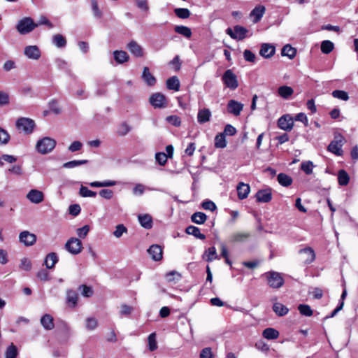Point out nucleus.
I'll list each match as a JSON object with an SVG mask.
<instances>
[{
	"instance_id": "20e7f679",
	"label": "nucleus",
	"mask_w": 358,
	"mask_h": 358,
	"mask_svg": "<svg viewBox=\"0 0 358 358\" xmlns=\"http://www.w3.org/2000/svg\"><path fill=\"white\" fill-rule=\"evenodd\" d=\"M267 280L268 285L274 289L281 287L284 284V279L281 273L276 271H268L264 274Z\"/></svg>"
},
{
	"instance_id": "a211bd4d",
	"label": "nucleus",
	"mask_w": 358,
	"mask_h": 358,
	"mask_svg": "<svg viewBox=\"0 0 358 358\" xmlns=\"http://www.w3.org/2000/svg\"><path fill=\"white\" fill-rule=\"evenodd\" d=\"M266 8L264 6L259 5L256 7L251 11L250 17H253L252 22L254 23H257L261 20L264 14L265 13Z\"/></svg>"
},
{
	"instance_id": "c9c22d12",
	"label": "nucleus",
	"mask_w": 358,
	"mask_h": 358,
	"mask_svg": "<svg viewBox=\"0 0 358 358\" xmlns=\"http://www.w3.org/2000/svg\"><path fill=\"white\" fill-rule=\"evenodd\" d=\"M132 129V127L126 122H123L117 127V134L120 136H124Z\"/></svg>"
},
{
	"instance_id": "a878e982",
	"label": "nucleus",
	"mask_w": 358,
	"mask_h": 358,
	"mask_svg": "<svg viewBox=\"0 0 358 358\" xmlns=\"http://www.w3.org/2000/svg\"><path fill=\"white\" fill-rule=\"evenodd\" d=\"M142 78L149 86H153L156 83V78L151 74L149 68L146 66L143 68Z\"/></svg>"
},
{
	"instance_id": "f03ea898",
	"label": "nucleus",
	"mask_w": 358,
	"mask_h": 358,
	"mask_svg": "<svg viewBox=\"0 0 358 358\" xmlns=\"http://www.w3.org/2000/svg\"><path fill=\"white\" fill-rule=\"evenodd\" d=\"M38 27L33 19L30 17H25L20 20L16 24V29L21 35H26L31 33Z\"/></svg>"
},
{
	"instance_id": "2f4dec72",
	"label": "nucleus",
	"mask_w": 358,
	"mask_h": 358,
	"mask_svg": "<svg viewBox=\"0 0 358 358\" xmlns=\"http://www.w3.org/2000/svg\"><path fill=\"white\" fill-rule=\"evenodd\" d=\"M262 336L268 340L276 339L279 336V332L276 329L269 327L265 329L262 332Z\"/></svg>"
},
{
	"instance_id": "a18cd8bd",
	"label": "nucleus",
	"mask_w": 358,
	"mask_h": 358,
	"mask_svg": "<svg viewBox=\"0 0 358 358\" xmlns=\"http://www.w3.org/2000/svg\"><path fill=\"white\" fill-rule=\"evenodd\" d=\"M334 48L333 42L329 40L323 41L321 43V51L324 54L330 53Z\"/></svg>"
},
{
	"instance_id": "ea45409f",
	"label": "nucleus",
	"mask_w": 358,
	"mask_h": 358,
	"mask_svg": "<svg viewBox=\"0 0 358 358\" xmlns=\"http://www.w3.org/2000/svg\"><path fill=\"white\" fill-rule=\"evenodd\" d=\"M165 278L167 282L176 283L181 280L182 276L180 273L171 271L165 275Z\"/></svg>"
},
{
	"instance_id": "7ed1b4c3",
	"label": "nucleus",
	"mask_w": 358,
	"mask_h": 358,
	"mask_svg": "<svg viewBox=\"0 0 358 358\" xmlns=\"http://www.w3.org/2000/svg\"><path fill=\"white\" fill-rule=\"evenodd\" d=\"M345 143V138L341 134L336 133L334 140L328 145V150L336 156H342L343 151L342 147Z\"/></svg>"
},
{
	"instance_id": "b1692460",
	"label": "nucleus",
	"mask_w": 358,
	"mask_h": 358,
	"mask_svg": "<svg viewBox=\"0 0 358 358\" xmlns=\"http://www.w3.org/2000/svg\"><path fill=\"white\" fill-rule=\"evenodd\" d=\"M250 236V233L237 232L232 234L229 237L231 243H243Z\"/></svg>"
},
{
	"instance_id": "412c9836",
	"label": "nucleus",
	"mask_w": 358,
	"mask_h": 358,
	"mask_svg": "<svg viewBox=\"0 0 358 358\" xmlns=\"http://www.w3.org/2000/svg\"><path fill=\"white\" fill-rule=\"evenodd\" d=\"M211 115V112L208 108L199 109L197 113V121L199 124H204L210 121Z\"/></svg>"
},
{
	"instance_id": "0eeeda50",
	"label": "nucleus",
	"mask_w": 358,
	"mask_h": 358,
	"mask_svg": "<svg viewBox=\"0 0 358 358\" xmlns=\"http://www.w3.org/2000/svg\"><path fill=\"white\" fill-rule=\"evenodd\" d=\"M248 30L245 27L239 25H236L233 29L228 28L226 30L227 34H228L231 38L238 41L243 40L246 37V34Z\"/></svg>"
},
{
	"instance_id": "9d476101",
	"label": "nucleus",
	"mask_w": 358,
	"mask_h": 358,
	"mask_svg": "<svg viewBox=\"0 0 358 358\" xmlns=\"http://www.w3.org/2000/svg\"><path fill=\"white\" fill-rule=\"evenodd\" d=\"M278 126L284 131H289L294 127V118L289 114L284 115L278 119Z\"/></svg>"
},
{
	"instance_id": "680f3d73",
	"label": "nucleus",
	"mask_w": 358,
	"mask_h": 358,
	"mask_svg": "<svg viewBox=\"0 0 358 358\" xmlns=\"http://www.w3.org/2000/svg\"><path fill=\"white\" fill-rule=\"evenodd\" d=\"M127 231V227L122 224H117L115 227V230L113 231V235L116 238H120L124 233H126Z\"/></svg>"
},
{
	"instance_id": "c756f323",
	"label": "nucleus",
	"mask_w": 358,
	"mask_h": 358,
	"mask_svg": "<svg viewBox=\"0 0 358 358\" xmlns=\"http://www.w3.org/2000/svg\"><path fill=\"white\" fill-rule=\"evenodd\" d=\"M278 92L284 99H289L294 93V90L291 87L283 85L278 88Z\"/></svg>"
},
{
	"instance_id": "473e14b6",
	"label": "nucleus",
	"mask_w": 358,
	"mask_h": 358,
	"mask_svg": "<svg viewBox=\"0 0 358 358\" xmlns=\"http://www.w3.org/2000/svg\"><path fill=\"white\" fill-rule=\"evenodd\" d=\"M58 262V257L56 253H49L45 259V265L48 268H54L56 263Z\"/></svg>"
},
{
	"instance_id": "aec40b11",
	"label": "nucleus",
	"mask_w": 358,
	"mask_h": 358,
	"mask_svg": "<svg viewBox=\"0 0 358 358\" xmlns=\"http://www.w3.org/2000/svg\"><path fill=\"white\" fill-rule=\"evenodd\" d=\"M148 252L155 261H159L162 258V248L158 245H151Z\"/></svg>"
},
{
	"instance_id": "79ce46f5",
	"label": "nucleus",
	"mask_w": 358,
	"mask_h": 358,
	"mask_svg": "<svg viewBox=\"0 0 358 358\" xmlns=\"http://www.w3.org/2000/svg\"><path fill=\"white\" fill-rule=\"evenodd\" d=\"M116 181L115 180H104L102 182L94 181L89 183L90 186L92 187H112L116 185Z\"/></svg>"
},
{
	"instance_id": "2eb2a0df",
	"label": "nucleus",
	"mask_w": 358,
	"mask_h": 358,
	"mask_svg": "<svg viewBox=\"0 0 358 358\" xmlns=\"http://www.w3.org/2000/svg\"><path fill=\"white\" fill-rule=\"evenodd\" d=\"M243 108V104L234 99L229 100L227 103L228 112L235 116L239 115Z\"/></svg>"
},
{
	"instance_id": "69168bd1",
	"label": "nucleus",
	"mask_w": 358,
	"mask_h": 358,
	"mask_svg": "<svg viewBox=\"0 0 358 358\" xmlns=\"http://www.w3.org/2000/svg\"><path fill=\"white\" fill-rule=\"evenodd\" d=\"M49 108L50 111L54 113L55 114H59L61 113V109L58 105L57 101L55 99L51 100L49 103Z\"/></svg>"
},
{
	"instance_id": "bf43d9fd",
	"label": "nucleus",
	"mask_w": 358,
	"mask_h": 358,
	"mask_svg": "<svg viewBox=\"0 0 358 358\" xmlns=\"http://www.w3.org/2000/svg\"><path fill=\"white\" fill-rule=\"evenodd\" d=\"M55 64L59 69L64 70V71L69 70V66L68 62L62 58L55 59Z\"/></svg>"
},
{
	"instance_id": "1a4fd4ad",
	"label": "nucleus",
	"mask_w": 358,
	"mask_h": 358,
	"mask_svg": "<svg viewBox=\"0 0 358 358\" xmlns=\"http://www.w3.org/2000/svg\"><path fill=\"white\" fill-rule=\"evenodd\" d=\"M149 101L155 108H164L167 106L166 96L159 92L153 94L150 97Z\"/></svg>"
},
{
	"instance_id": "864d4df0",
	"label": "nucleus",
	"mask_w": 358,
	"mask_h": 358,
	"mask_svg": "<svg viewBox=\"0 0 358 358\" xmlns=\"http://www.w3.org/2000/svg\"><path fill=\"white\" fill-rule=\"evenodd\" d=\"M314 165L311 161H306L301 163V169L305 172L306 174L309 175L313 173Z\"/></svg>"
},
{
	"instance_id": "49530a36",
	"label": "nucleus",
	"mask_w": 358,
	"mask_h": 358,
	"mask_svg": "<svg viewBox=\"0 0 358 358\" xmlns=\"http://www.w3.org/2000/svg\"><path fill=\"white\" fill-rule=\"evenodd\" d=\"M88 162L86 159H82V160H72L67 162L64 164H63L62 166L65 169H73L83 164H85Z\"/></svg>"
},
{
	"instance_id": "5701e85b",
	"label": "nucleus",
	"mask_w": 358,
	"mask_h": 358,
	"mask_svg": "<svg viewBox=\"0 0 358 358\" xmlns=\"http://www.w3.org/2000/svg\"><path fill=\"white\" fill-rule=\"evenodd\" d=\"M127 48L129 52L135 57H141L143 55V51L141 46L138 45L136 41H132L128 43Z\"/></svg>"
},
{
	"instance_id": "f3484780",
	"label": "nucleus",
	"mask_w": 358,
	"mask_h": 358,
	"mask_svg": "<svg viewBox=\"0 0 358 358\" xmlns=\"http://www.w3.org/2000/svg\"><path fill=\"white\" fill-rule=\"evenodd\" d=\"M275 52V48L270 43H263L261 45L259 54L264 58H271Z\"/></svg>"
},
{
	"instance_id": "f257e3e1",
	"label": "nucleus",
	"mask_w": 358,
	"mask_h": 358,
	"mask_svg": "<svg viewBox=\"0 0 358 358\" xmlns=\"http://www.w3.org/2000/svg\"><path fill=\"white\" fill-rule=\"evenodd\" d=\"M57 142L50 137H43L39 139L36 144V150L42 155L51 152L55 148Z\"/></svg>"
},
{
	"instance_id": "393cba45",
	"label": "nucleus",
	"mask_w": 358,
	"mask_h": 358,
	"mask_svg": "<svg viewBox=\"0 0 358 358\" xmlns=\"http://www.w3.org/2000/svg\"><path fill=\"white\" fill-rule=\"evenodd\" d=\"M140 224L145 229H149L152 227V218L149 214L138 215Z\"/></svg>"
},
{
	"instance_id": "6e6552de",
	"label": "nucleus",
	"mask_w": 358,
	"mask_h": 358,
	"mask_svg": "<svg viewBox=\"0 0 358 358\" xmlns=\"http://www.w3.org/2000/svg\"><path fill=\"white\" fill-rule=\"evenodd\" d=\"M82 242L76 238H71L65 244V249L72 255H78L83 250Z\"/></svg>"
},
{
	"instance_id": "3c124183",
	"label": "nucleus",
	"mask_w": 358,
	"mask_h": 358,
	"mask_svg": "<svg viewBox=\"0 0 358 358\" xmlns=\"http://www.w3.org/2000/svg\"><path fill=\"white\" fill-rule=\"evenodd\" d=\"M17 356V349L13 343L9 345L5 353V358H16Z\"/></svg>"
},
{
	"instance_id": "ddd939ff",
	"label": "nucleus",
	"mask_w": 358,
	"mask_h": 358,
	"mask_svg": "<svg viewBox=\"0 0 358 358\" xmlns=\"http://www.w3.org/2000/svg\"><path fill=\"white\" fill-rule=\"evenodd\" d=\"M27 199L31 203L38 204L41 203L44 199L43 193L38 189H31L27 194Z\"/></svg>"
},
{
	"instance_id": "a19ab883",
	"label": "nucleus",
	"mask_w": 358,
	"mask_h": 358,
	"mask_svg": "<svg viewBox=\"0 0 358 358\" xmlns=\"http://www.w3.org/2000/svg\"><path fill=\"white\" fill-rule=\"evenodd\" d=\"M273 310L277 315L280 317L285 315L289 311V309L280 303H275L273 306Z\"/></svg>"
},
{
	"instance_id": "603ef678",
	"label": "nucleus",
	"mask_w": 358,
	"mask_h": 358,
	"mask_svg": "<svg viewBox=\"0 0 358 358\" xmlns=\"http://www.w3.org/2000/svg\"><path fill=\"white\" fill-rule=\"evenodd\" d=\"M79 194L82 197H95L96 195V193L95 192H93L90 189H89L87 187H85L83 185H81L79 191Z\"/></svg>"
},
{
	"instance_id": "4be33fe9",
	"label": "nucleus",
	"mask_w": 358,
	"mask_h": 358,
	"mask_svg": "<svg viewBox=\"0 0 358 358\" xmlns=\"http://www.w3.org/2000/svg\"><path fill=\"white\" fill-rule=\"evenodd\" d=\"M236 189L238 192V197L241 200L247 198L250 191L249 185L242 182L238 183Z\"/></svg>"
},
{
	"instance_id": "c03bdc74",
	"label": "nucleus",
	"mask_w": 358,
	"mask_h": 358,
	"mask_svg": "<svg viewBox=\"0 0 358 358\" xmlns=\"http://www.w3.org/2000/svg\"><path fill=\"white\" fill-rule=\"evenodd\" d=\"M227 146L225 135L223 133L217 134L215 138V147L224 148Z\"/></svg>"
},
{
	"instance_id": "dca6fc26",
	"label": "nucleus",
	"mask_w": 358,
	"mask_h": 358,
	"mask_svg": "<svg viewBox=\"0 0 358 358\" xmlns=\"http://www.w3.org/2000/svg\"><path fill=\"white\" fill-rule=\"evenodd\" d=\"M299 253L303 256L305 264H311L315 259V253L310 247L304 248L299 250Z\"/></svg>"
},
{
	"instance_id": "8fccbe9b",
	"label": "nucleus",
	"mask_w": 358,
	"mask_h": 358,
	"mask_svg": "<svg viewBox=\"0 0 358 358\" xmlns=\"http://www.w3.org/2000/svg\"><path fill=\"white\" fill-rule=\"evenodd\" d=\"M298 310L301 315L310 317L313 315V312L310 306L307 304H300L298 306Z\"/></svg>"
},
{
	"instance_id": "4d7b16f0",
	"label": "nucleus",
	"mask_w": 358,
	"mask_h": 358,
	"mask_svg": "<svg viewBox=\"0 0 358 358\" xmlns=\"http://www.w3.org/2000/svg\"><path fill=\"white\" fill-rule=\"evenodd\" d=\"M148 347L150 351H154L157 348L155 333H152L148 336Z\"/></svg>"
},
{
	"instance_id": "e433bc0d",
	"label": "nucleus",
	"mask_w": 358,
	"mask_h": 358,
	"mask_svg": "<svg viewBox=\"0 0 358 358\" xmlns=\"http://www.w3.org/2000/svg\"><path fill=\"white\" fill-rule=\"evenodd\" d=\"M166 87L169 90L178 91L180 89V81L176 76L169 78L166 80Z\"/></svg>"
},
{
	"instance_id": "e2e57ef3",
	"label": "nucleus",
	"mask_w": 358,
	"mask_h": 358,
	"mask_svg": "<svg viewBox=\"0 0 358 358\" xmlns=\"http://www.w3.org/2000/svg\"><path fill=\"white\" fill-rule=\"evenodd\" d=\"M10 140V135L8 133L3 129L0 127V144L6 145L8 143Z\"/></svg>"
},
{
	"instance_id": "bb28decb",
	"label": "nucleus",
	"mask_w": 358,
	"mask_h": 358,
	"mask_svg": "<svg viewBox=\"0 0 358 358\" xmlns=\"http://www.w3.org/2000/svg\"><path fill=\"white\" fill-rule=\"evenodd\" d=\"M52 43L58 48H63L66 45V40L62 34H57L52 36Z\"/></svg>"
},
{
	"instance_id": "de8ad7c7",
	"label": "nucleus",
	"mask_w": 358,
	"mask_h": 358,
	"mask_svg": "<svg viewBox=\"0 0 358 358\" xmlns=\"http://www.w3.org/2000/svg\"><path fill=\"white\" fill-rule=\"evenodd\" d=\"M174 13L180 19H187L190 16V11L187 8H178L174 9Z\"/></svg>"
},
{
	"instance_id": "39448f33",
	"label": "nucleus",
	"mask_w": 358,
	"mask_h": 358,
	"mask_svg": "<svg viewBox=\"0 0 358 358\" xmlns=\"http://www.w3.org/2000/svg\"><path fill=\"white\" fill-rule=\"evenodd\" d=\"M35 122L28 117H20L16 121L17 129L25 134H31L35 128Z\"/></svg>"
},
{
	"instance_id": "774afa93",
	"label": "nucleus",
	"mask_w": 358,
	"mask_h": 358,
	"mask_svg": "<svg viewBox=\"0 0 358 358\" xmlns=\"http://www.w3.org/2000/svg\"><path fill=\"white\" fill-rule=\"evenodd\" d=\"M200 358H215L212 349L209 347L203 348L199 355Z\"/></svg>"
},
{
	"instance_id": "37998d69",
	"label": "nucleus",
	"mask_w": 358,
	"mask_h": 358,
	"mask_svg": "<svg viewBox=\"0 0 358 358\" xmlns=\"http://www.w3.org/2000/svg\"><path fill=\"white\" fill-rule=\"evenodd\" d=\"M174 30L176 33L182 35L183 36L186 38H190L192 36V31L191 29L183 25H178L176 26L174 28Z\"/></svg>"
},
{
	"instance_id": "423d86ee",
	"label": "nucleus",
	"mask_w": 358,
	"mask_h": 358,
	"mask_svg": "<svg viewBox=\"0 0 358 358\" xmlns=\"http://www.w3.org/2000/svg\"><path fill=\"white\" fill-rule=\"evenodd\" d=\"M222 80L224 85L231 90H236L238 86L237 77L231 69L224 73Z\"/></svg>"
},
{
	"instance_id": "58836bf2",
	"label": "nucleus",
	"mask_w": 358,
	"mask_h": 358,
	"mask_svg": "<svg viewBox=\"0 0 358 358\" xmlns=\"http://www.w3.org/2000/svg\"><path fill=\"white\" fill-rule=\"evenodd\" d=\"M296 54V50L289 44L285 45L282 48L281 55L282 56H286L289 59H293L295 57Z\"/></svg>"
},
{
	"instance_id": "09e8293b",
	"label": "nucleus",
	"mask_w": 358,
	"mask_h": 358,
	"mask_svg": "<svg viewBox=\"0 0 358 358\" xmlns=\"http://www.w3.org/2000/svg\"><path fill=\"white\" fill-rule=\"evenodd\" d=\"M66 301L69 304L75 306L78 302V294L73 290L68 291Z\"/></svg>"
},
{
	"instance_id": "338daca9",
	"label": "nucleus",
	"mask_w": 358,
	"mask_h": 358,
	"mask_svg": "<svg viewBox=\"0 0 358 358\" xmlns=\"http://www.w3.org/2000/svg\"><path fill=\"white\" fill-rule=\"evenodd\" d=\"M166 120L169 124L175 127H179L181 124V120L177 115H169Z\"/></svg>"
},
{
	"instance_id": "4c0bfd02",
	"label": "nucleus",
	"mask_w": 358,
	"mask_h": 358,
	"mask_svg": "<svg viewBox=\"0 0 358 358\" xmlns=\"http://www.w3.org/2000/svg\"><path fill=\"white\" fill-rule=\"evenodd\" d=\"M350 176L348 173L343 169H341L338 173V182L341 186H345L349 183Z\"/></svg>"
},
{
	"instance_id": "f704fd0d",
	"label": "nucleus",
	"mask_w": 358,
	"mask_h": 358,
	"mask_svg": "<svg viewBox=\"0 0 358 358\" xmlns=\"http://www.w3.org/2000/svg\"><path fill=\"white\" fill-rule=\"evenodd\" d=\"M207 220V216L204 213L202 212H196L193 213L191 216V220L195 224H202Z\"/></svg>"
},
{
	"instance_id": "cd10ccee",
	"label": "nucleus",
	"mask_w": 358,
	"mask_h": 358,
	"mask_svg": "<svg viewBox=\"0 0 358 358\" xmlns=\"http://www.w3.org/2000/svg\"><path fill=\"white\" fill-rule=\"evenodd\" d=\"M185 232L200 240H204L206 238V236L201 233L199 228L193 225L188 226L185 229Z\"/></svg>"
},
{
	"instance_id": "052dcab7",
	"label": "nucleus",
	"mask_w": 358,
	"mask_h": 358,
	"mask_svg": "<svg viewBox=\"0 0 358 358\" xmlns=\"http://www.w3.org/2000/svg\"><path fill=\"white\" fill-rule=\"evenodd\" d=\"M201 206L204 210L213 212L216 210L217 207L215 203L210 200H205L202 202Z\"/></svg>"
},
{
	"instance_id": "f8f14e48",
	"label": "nucleus",
	"mask_w": 358,
	"mask_h": 358,
	"mask_svg": "<svg viewBox=\"0 0 358 358\" xmlns=\"http://www.w3.org/2000/svg\"><path fill=\"white\" fill-rule=\"evenodd\" d=\"M19 241L25 246H31L36 241V236L28 231H23L19 235Z\"/></svg>"
},
{
	"instance_id": "7c9ffc66",
	"label": "nucleus",
	"mask_w": 358,
	"mask_h": 358,
	"mask_svg": "<svg viewBox=\"0 0 358 358\" xmlns=\"http://www.w3.org/2000/svg\"><path fill=\"white\" fill-rule=\"evenodd\" d=\"M203 258L207 262H213L215 259H220V257L217 254L216 248L214 246L210 247L204 253Z\"/></svg>"
},
{
	"instance_id": "9b49d317",
	"label": "nucleus",
	"mask_w": 358,
	"mask_h": 358,
	"mask_svg": "<svg viewBox=\"0 0 358 358\" xmlns=\"http://www.w3.org/2000/svg\"><path fill=\"white\" fill-rule=\"evenodd\" d=\"M24 55L29 59L38 60L41 57V51L36 45H27L24 48Z\"/></svg>"
},
{
	"instance_id": "6e6d98bb",
	"label": "nucleus",
	"mask_w": 358,
	"mask_h": 358,
	"mask_svg": "<svg viewBox=\"0 0 358 358\" xmlns=\"http://www.w3.org/2000/svg\"><path fill=\"white\" fill-rule=\"evenodd\" d=\"M98 326L97 320L95 317H87L86 319V329L89 331L94 330Z\"/></svg>"
},
{
	"instance_id": "0e129e2a",
	"label": "nucleus",
	"mask_w": 358,
	"mask_h": 358,
	"mask_svg": "<svg viewBox=\"0 0 358 358\" xmlns=\"http://www.w3.org/2000/svg\"><path fill=\"white\" fill-rule=\"evenodd\" d=\"M155 159L159 165L164 166L166 163L168 157L164 152H157Z\"/></svg>"
},
{
	"instance_id": "6ab92c4d",
	"label": "nucleus",
	"mask_w": 358,
	"mask_h": 358,
	"mask_svg": "<svg viewBox=\"0 0 358 358\" xmlns=\"http://www.w3.org/2000/svg\"><path fill=\"white\" fill-rule=\"evenodd\" d=\"M42 327L48 331L52 330L55 327L54 318L50 314H45L40 320Z\"/></svg>"
},
{
	"instance_id": "c85d7f7f",
	"label": "nucleus",
	"mask_w": 358,
	"mask_h": 358,
	"mask_svg": "<svg viewBox=\"0 0 358 358\" xmlns=\"http://www.w3.org/2000/svg\"><path fill=\"white\" fill-rule=\"evenodd\" d=\"M113 57L117 64H123L128 61L129 55L123 50H115L113 52Z\"/></svg>"
},
{
	"instance_id": "5fc2aeb1",
	"label": "nucleus",
	"mask_w": 358,
	"mask_h": 358,
	"mask_svg": "<svg viewBox=\"0 0 358 358\" xmlns=\"http://www.w3.org/2000/svg\"><path fill=\"white\" fill-rule=\"evenodd\" d=\"M332 96L334 98L343 100V101H348L349 99V95L348 94L343 90H334L332 92Z\"/></svg>"
},
{
	"instance_id": "13d9d810",
	"label": "nucleus",
	"mask_w": 358,
	"mask_h": 358,
	"mask_svg": "<svg viewBox=\"0 0 358 358\" xmlns=\"http://www.w3.org/2000/svg\"><path fill=\"white\" fill-rule=\"evenodd\" d=\"M10 103V96L6 92L0 90V107L5 106Z\"/></svg>"
},
{
	"instance_id": "72a5a7b5",
	"label": "nucleus",
	"mask_w": 358,
	"mask_h": 358,
	"mask_svg": "<svg viewBox=\"0 0 358 358\" xmlns=\"http://www.w3.org/2000/svg\"><path fill=\"white\" fill-rule=\"evenodd\" d=\"M278 182L283 187H289L292 183V178L286 173H280L277 176Z\"/></svg>"
},
{
	"instance_id": "4468645a",
	"label": "nucleus",
	"mask_w": 358,
	"mask_h": 358,
	"mask_svg": "<svg viewBox=\"0 0 358 358\" xmlns=\"http://www.w3.org/2000/svg\"><path fill=\"white\" fill-rule=\"evenodd\" d=\"M256 199L260 203H268L272 199L271 189L267 188L259 190L255 194Z\"/></svg>"
}]
</instances>
